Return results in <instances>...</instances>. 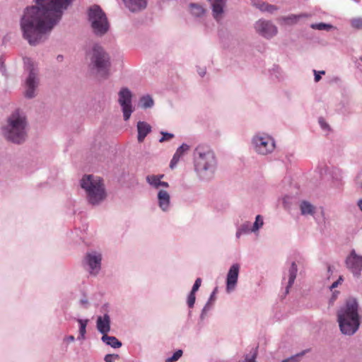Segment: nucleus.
<instances>
[{
  "mask_svg": "<svg viewBox=\"0 0 362 362\" xmlns=\"http://www.w3.org/2000/svg\"><path fill=\"white\" fill-rule=\"evenodd\" d=\"M138 136L139 143H142L146 136L151 132V127L146 122H139L137 123Z\"/></svg>",
  "mask_w": 362,
  "mask_h": 362,
  "instance_id": "aec40b11",
  "label": "nucleus"
},
{
  "mask_svg": "<svg viewBox=\"0 0 362 362\" xmlns=\"http://www.w3.org/2000/svg\"><path fill=\"white\" fill-rule=\"evenodd\" d=\"M81 186L86 193L88 202L93 205L100 204L106 197L103 180L98 176L84 175L81 180Z\"/></svg>",
  "mask_w": 362,
  "mask_h": 362,
  "instance_id": "20e7f679",
  "label": "nucleus"
},
{
  "mask_svg": "<svg viewBox=\"0 0 362 362\" xmlns=\"http://www.w3.org/2000/svg\"><path fill=\"white\" fill-rule=\"evenodd\" d=\"M164 175H148L146 176V182L153 187L158 189L159 187L168 188L169 185L168 182L162 181Z\"/></svg>",
  "mask_w": 362,
  "mask_h": 362,
  "instance_id": "6ab92c4d",
  "label": "nucleus"
},
{
  "mask_svg": "<svg viewBox=\"0 0 362 362\" xmlns=\"http://www.w3.org/2000/svg\"><path fill=\"white\" fill-rule=\"evenodd\" d=\"M298 357V356H296L291 357L288 359L284 360L282 362H298V361H297Z\"/></svg>",
  "mask_w": 362,
  "mask_h": 362,
  "instance_id": "a19ab883",
  "label": "nucleus"
},
{
  "mask_svg": "<svg viewBox=\"0 0 362 362\" xmlns=\"http://www.w3.org/2000/svg\"><path fill=\"white\" fill-rule=\"evenodd\" d=\"M71 1L37 0L35 6L27 8L21 22L24 38L33 45L44 40Z\"/></svg>",
  "mask_w": 362,
  "mask_h": 362,
  "instance_id": "f257e3e1",
  "label": "nucleus"
},
{
  "mask_svg": "<svg viewBox=\"0 0 362 362\" xmlns=\"http://www.w3.org/2000/svg\"><path fill=\"white\" fill-rule=\"evenodd\" d=\"M27 121L23 113L18 110L13 112L2 127L4 137L13 143L20 144L27 136Z\"/></svg>",
  "mask_w": 362,
  "mask_h": 362,
  "instance_id": "7ed1b4c3",
  "label": "nucleus"
},
{
  "mask_svg": "<svg viewBox=\"0 0 362 362\" xmlns=\"http://www.w3.org/2000/svg\"><path fill=\"white\" fill-rule=\"evenodd\" d=\"M170 194L169 193L165 191L160 189L158 193V205L159 207L163 211H167L170 206Z\"/></svg>",
  "mask_w": 362,
  "mask_h": 362,
  "instance_id": "412c9836",
  "label": "nucleus"
},
{
  "mask_svg": "<svg viewBox=\"0 0 362 362\" xmlns=\"http://www.w3.org/2000/svg\"><path fill=\"white\" fill-rule=\"evenodd\" d=\"M68 340L70 341H74V336H69L68 337Z\"/></svg>",
  "mask_w": 362,
  "mask_h": 362,
  "instance_id": "c03bdc74",
  "label": "nucleus"
},
{
  "mask_svg": "<svg viewBox=\"0 0 362 362\" xmlns=\"http://www.w3.org/2000/svg\"><path fill=\"white\" fill-rule=\"evenodd\" d=\"M85 259L89 267L90 272L96 274L100 269L101 255L96 252H89L86 255Z\"/></svg>",
  "mask_w": 362,
  "mask_h": 362,
  "instance_id": "ddd939ff",
  "label": "nucleus"
},
{
  "mask_svg": "<svg viewBox=\"0 0 362 362\" xmlns=\"http://www.w3.org/2000/svg\"><path fill=\"white\" fill-rule=\"evenodd\" d=\"M253 5L257 8H259L260 11H267L269 13H273L277 9L275 6L262 1L254 2Z\"/></svg>",
  "mask_w": 362,
  "mask_h": 362,
  "instance_id": "a878e982",
  "label": "nucleus"
},
{
  "mask_svg": "<svg viewBox=\"0 0 362 362\" xmlns=\"http://www.w3.org/2000/svg\"><path fill=\"white\" fill-rule=\"evenodd\" d=\"M24 63L29 71L28 76L25 81V96L28 98H33L35 96V90L39 85L38 71L35 67L30 59H25Z\"/></svg>",
  "mask_w": 362,
  "mask_h": 362,
  "instance_id": "6e6552de",
  "label": "nucleus"
},
{
  "mask_svg": "<svg viewBox=\"0 0 362 362\" xmlns=\"http://www.w3.org/2000/svg\"><path fill=\"white\" fill-rule=\"evenodd\" d=\"M358 206L359 207L360 210L362 211V199L358 200Z\"/></svg>",
  "mask_w": 362,
  "mask_h": 362,
  "instance_id": "37998d69",
  "label": "nucleus"
},
{
  "mask_svg": "<svg viewBox=\"0 0 362 362\" xmlns=\"http://www.w3.org/2000/svg\"><path fill=\"white\" fill-rule=\"evenodd\" d=\"M200 75H201L202 76H204V72H203V73H200Z\"/></svg>",
  "mask_w": 362,
  "mask_h": 362,
  "instance_id": "a18cd8bd",
  "label": "nucleus"
},
{
  "mask_svg": "<svg viewBox=\"0 0 362 362\" xmlns=\"http://www.w3.org/2000/svg\"><path fill=\"white\" fill-rule=\"evenodd\" d=\"M189 147L187 144H182L177 148L170 164L171 168H173L176 165L180 158L189 150Z\"/></svg>",
  "mask_w": 362,
  "mask_h": 362,
  "instance_id": "4be33fe9",
  "label": "nucleus"
},
{
  "mask_svg": "<svg viewBox=\"0 0 362 362\" xmlns=\"http://www.w3.org/2000/svg\"><path fill=\"white\" fill-rule=\"evenodd\" d=\"M341 281H342V278L340 276L338 281H337L334 282V283L332 284V286H331V288L332 289V288H334L337 287L338 284H340V282H341Z\"/></svg>",
  "mask_w": 362,
  "mask_h": 362,
  "instance_id": "79ce46f5",
  "label": "nucleus"
},
{
  "mask_svg": "<svg viewBox=\"0 0 362 362\" xmlns=\"http://www.w3.org/2000/svg\"><path fill=\"white\" fill-rule=\"evenodd\" d=\"M346 265L355 276L359 277L362 270V255L353 250L346 259Z\"/></svg>",
  "mask_w": 362,
  "mask_h": 362,
  "instance_id": "f8f14e48",
  "label": "nucleus"
},
{
  "mask_svg": "<svg viewBox=\"0 0 362 362\" xmlns=\"http://www.w3.org/2000/svg\"><path fill=\"white\" fill-rule=\"evenodd\" d=\"M140 103L144 108L151 107L153 105V100L149 95H146L141 98Z\"/></svg>",
  "mask_w": 362,
  "mask_h": 362,
  "instance_id": "c85d7f7f",
  "label": "nucleus"
},
{
  "mask_svg": "<svg viewBox=\"0 0 362 362\" xmlns=\"http://www.w3.org/2000/svg\"><path fill=\"white\" fill-rule=\"evenodd\" d=\"M300 209L303 215H313L315 209L314 206L306 201L300 203Z\"/></svg>",
  "mask_w": 362,
  "mask_h": 362,
  "instance_id": "b1692460",
  "label": "nucleus"
},
{
  "mask_svg": "<svg viewBox=\"0 0 362 362\" xmlns=\"http://www.w3.org/2000/svg\"><path fill=\"white\" fill-rule=\"evenodd\" d=\"M351 23L353 28L362 30V18H354Z\"/></svg>",
  "mask_w": 362,
  "mask_h": 362,
  "instance_id": "473e14b6",
  "label": "nucleus"
},
{
  "mask_svg": "<svg viewBox=\"0 0 362 362\" xmlns=\"http://www.w3.org/2000/svg\"><path fill=\"white\" fill-rule=\"evenodd\" d=\"M311 28L313 29H317L320 30H329L332 28V25L323 23H317V24H313L311 25Z\"/></svg>",
  "mask_w": 362,
  "mask_h": 362,
  "instance_id": "7c9ffc66",
  "label": "nucleus"
},
{
  "mask_svg": "<svg viewBox=\"0 0 362 362\" xmlns=\"http://www.w3.org/2000/svg\"><path fill=\"white\" fill-rule=\"evenodd\" d=\"M118 358V355L108 354L105 357V362H113L114 360Z\"/></svg>",
  "mask_w": 362,
  "mask_h": 362,
  "instance_id": "4c0bfd02",
  "label": "nucleus"
},
{
  "mask_svg": "<svg viewBox=\"0 0 362 362\" xmlns=\"http://www.w3.org/2000/svg\"><path fill=\"white\" fill-rule=\"evenodd\" d=\"M88 21L93 33L97 35H103L109 30L110 24L107 16L101 8L97 5L89 8Z\"/></svg>",
  "mask_w": 362,
  "mask_h": 362,
  "instance_id": "423d86ee",
  "label": "nucleus"
},
{
  "mask_svg": "<svg viewBox=\"0 0 362 362\" xmlns=\"http://www.w3.org/2000/svg\"><path fill=\"white\" fill-rule=\"evenodd\" d=\"M195 302V293L190 292L188 299H187V304L189 308H192Z\"/></svg>",
  "mask_w": 362,
  "mask_h": 362,
  "instance_id": "f704fd0d",
  "label": "nucleus"
},
{
  "mask_svg": "<svg viewBox=\"0 0 362 362\" xmlns=\"http://www.w3.org/2000/svg\"><path fill=\"white\" fill-rule=\"evenodd\" d=\"M252 143L256 151L262 155H267L272 152L275 148L273 139L264 134H259L255 136Z\"/></svg>",
  "mask_w": 362,
  "mask_h": 362,
  "instance_id": "9d476101",
  "label": "nucleus"
},
{
  "mask_svg": "<svg viewBox=\"0 0 362 362\" xmlns=\"http://www.w3.org/2000/svg\"><path fill=\"white\" fill-rule=\"evenodd\" d=\"M212 6L214 18L219 21L223 16V8L226 4V0H208Z\"/></svg>",
  "mask_w": 362,
  "mask_h": 362,
  "instance_id": "dca6fc26",
  "label": "nucleus"
},
{
  "mask_svg": "<svg viewBox=\"0 0 362 362\" xmlns=\"http://www.w3.org/2000/svg\"><path fill=\"white\" fill-rule=\"evenodd\" d=\"M189 12L195 18L203 20L206 16V8L198 3H191L189 5Z\"/></svg>",
  "mask_w": 362,
  "mask_h": 362,
  "instance_id": "f3484780",
  "label": "nucleus"
},
{
  "mask_svg": "<svg viewBox=\"0 0 362 362\" xmlns=\"http://www.w3.org/2000/svg\"><path fill=\"white\" fill-rule=\"evenodd\" d=\"M239 270L240 266L238 264H234L230 267L227 274L226 280V291L228 293L234 290L238 281Z\"/></svg>",
  "mask_w": 362,
  "mask_h": 362,
  "instance_id": "4468645a",
  "label": "nucleus"
},
{
  "mask_svg": "<svg viewBox=\"0 0 362 362\" xmlns=\"http://www.w3.org/2000/svg\"><path fill=\"white\" fill-rule=\"evenodd\" d=\"M255 31L262 37L269 39L277 34L276 25L269 21L260 19L255 23Z\"/></svg>",
  "mask_w": 362,
  "mask_h": 362,
  "instance_id": "9b49d317",
  "label": "nucleus"
},
{
  "mask_svg": "<svg viewBox=\"0 0 362 362\" xmlns=\"http://www.w3.org/2000/svg\"><path fill=\"white\" fill-rule=\"evenodd\" d=\"M319 123H320V126L322 127V128H323V129H326L328 127L327 124L325 122V121L323 118L319 119Z\"/></svg>",
  "mask_w": 362,
  "mask_h": 362,
  "instance_id": "ea45409f",
  "label": "nucleus"
},
{
  "mask_svg": "<svg viewBox=\"0 0 362 362\" xmlns=\"http://www.w3.org/2000/svg\"><path fill=\"white\" fill-rule=\"evenodd\" d=\"M307 16H308L306 14H299V15L291 14L290 16L284 17L282 19L286 24L292 25V24L296 23L301 18L307 17Z\"/></svg>",
  "mask_w": 362,
  "mask_h": 362,
  "instance_id": "bb28decb",
  "label": "nucleus"
},
{
  "mask_svg": "<svg viewBox=\"0 0 362 362\" xmlns=\"http://www.w3.org/2000/svg\"><path fill=\"white\" fill-rule=\"evenodd\" d=\"M90 60L93 67L97 69L98 73L101 76L107 75L110 57L100 46L95 45L93 47Z\"/></svg>",
  "mask_w": 362,
  "mask_h": 362,
  "instance_id": "0eeeda50",
  "label": "nucleus"
},
{
  "mask_svg": "<svg viewBox=\"0 0 362 362\" xmlns=\"http://www.w3.org/2000/svg\"><path fill=\"white\" fill-rule=\"evenodd\" d=\"M163 136L160 139V142H164L170 140L174 137V135L170 133L161 132Z\"/></svg>",
  "mask_w": 362,
  "mask_h": 362,
  "instance_id": "c9c22d12",
  "label": "nucleus"
},
{
  "mask_svg": "<svg viewBox=\"0 0 362 362\" xmlns=\"http://www.w3.org/2000/svg\"><path fill=\"white\" fill-rule=\"evenodd\" d=\"M182 355V350H177L174 353L172 357L166 359V362H175L177 361Z\"/></svg>",
  "mask_w": 362,
  "mask_h": 362,
  "instance_id": "2f4dec72",
  "label": "nucleus"
},
{
  "mask_svg": "<svg viewBox=\"0 0 362 362\" xmlns=\"http://www.w3.org/2000/svg\"><path fill=\"white\" fill-rule=\"evenodd\" d=\"M249 231H251L249 223L243 224L237 231L236 235L238 238L243 233H247Z\"/></svg>",
  "mask_w": 362,
  "mask_h": 362,
  "instance_id": "72a5a7b5",
  "label": "nucleus"
},
{
  "mask_svg": "<svg viewBox=\"0 0 362 362\" xmlns=\"http://www.w3.org/2000/svg\"><path fill=\"white\" fill-rule=\"evenodd\" d=\"M102 341L113 348H119L122 346V343L116 337L107 334L102 337Z\"/></svg>",
  "mask_w": 362,
  "mask_h": 362,
  "instance_id": "393cba45",
  "label": "nucleus"
},
{
  "mask_svg": "<svg viewBox=\"0 0 362 362\" xmlns=\"http://www.w3.org/2000/svg\"><path fill=\"white\" fill-rule=\"evenodd\" d=\"M78 322L79 323L80 325V327H79V333H80V336L78 337V339H84V337H85V334L86 332V326H87V324L88 322V320H81V319H78Z\"/></svg>",
  "mask_w": 362,
  "mask_h": 362,
  "instance_id": "cd10ccee",
  "label": "nucleus"
},
{
  "mask_svg": "<svg viewBox=\"0 0 362 362\" xmlns=\"http://www.w3.org/2000/svg\"><path fill=\"white\" fill-rule=\"evenodd\" d=\"M314 73H315V81L316 82H318L320 78H321V76L320 75V74H325V71H320V72H317L315 70H314Z\"/></svg>",
  "mask_w": 362,
  "mask_h": 362,
  "instance_id": "58836bf2",
  "label": "nucleus"
},
{
  "mask_svg": "<svg viewBox=\"0 0 362 362\" xmlns=\"http://www.w3.org/2000/svg\"><path fill=\"white\" fill-rule=\"evenodd\" d=\"M263 226V218L260 215H257L255 222L253 224L251 231L255 232L258 230Z\"/></svg>",
  "mask_w": 362,
  "mask_h": 362,
  "instance_id": "c756f323",
  "label": "nucleus"
},
{
  "mask_svg": "<svg viewBox=\"0 0 362 362\" xmlns=\"http://www.w3.org/2000/svg\"><path fill=\"white\" fill-rule=\"evenodd\" d=\"M124 6L132 12H137L146 7V0H122Z\"/></svg>",
  "mask_w": 362,
  "mask_h": 362,
  "instance_id": "a211bd4d",
  "label": "nucleus"
},
{
  "mask_svg": "<svg viewBox=\"0 0 362 362\" xmlns=\"http://www.w3.org/2000/svg\"><path fill=\"white\" fill-rule=\"evenodd\" d=\"M202 284V279L200 278H198L196 279L194 284L192 287V292L195 293L198 291Z\"/></svg>",
  "mask_w": 362,
  "mask_h": 362,
  "instance_id": "e433bc0d",
  "label": "nucleus"
},
{
  "mask_svg": "<svg viewBox=\"0 0 362 362\" xmlns=\"http://www.w3.org/2000/svg\"><path fill=\"white\" fill-rule=\"evenodd\" d=\"M337 322L343 334L351 336L358 331L361 320L358 305L355 298L347 299L346 304L337 311Z\"/></svg>",
  "mask_w": 362,
  "mask_h": 362,
  "instance_id": "f03ea898",
  "label": "nucleus"
},
{
  "mask_svg": "<svg viewBox=\"0 0 362 362\" xmlns=\"http://www.w3.org/2000/svg\"><path fill=\"white\" fill-rule=\"evenodd\" d=\"M132 93L127 88H122L118 93V103L123 112V117L127 121L134 111L132 105Z\"/></svg>",
  "mask_w": 362,
  "mask_h": 362,
  "instance_id": "1a4fd4ad",
  "label": "nucleus"
},
{
  "mask_svg": "<svg viewBox=\"0 0 362 362\" xmlns=\"http://www.w3.org/2000/svg\"><path fill=\"white\" fill-rule=\"evenodd\" d=\"M98 330L103 334V336L107 334L110 330V317L107 314L103 316H98L96 322Z\"/></svg>",
  "mask_w": 362,
  "mask_h": 362,
  "instance_id": "2eb2a0df",
  "label": "nucleus"
},
{
  "mask_svg": "<svg viewBox=\"0 0 362 362\" xmlns=\"http://www.w3.org/2000/svg\"><path fill=\"white\" fill-rule=\"evenodd\" d=\"M195 168L199 172L213 173L216 168V160L214 152L208 146L199 145L194 151Z\"/></svg>",
  "mask_w": 362,
  "mask_h": 362,
  "instance_id": "39448f33",
  "label": "nucleus"
},
{
  "mask_svg": "<svg viewBox=\"0 0 362 362\" xmlns=\"http://www.w3.org/2000/svg\"><path fill=\"white\" fill-rule=\"evenodd\" d=\"M297 266L295 262H292L291 266L288 270V285L286 286V293H288V289L291 288L296 279V274H297Z\"/></svg>",
  "mask_w": 362,
  "mask_h": 362,
  "instance_id": "5701e85b",
  "label": "nucleus"
}]
</instances>
